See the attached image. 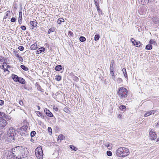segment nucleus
Listing matches in <instances>:
<instances>
[{
  "label": "nucleus",
  "mask_w": 159,
  "mask_h": 159,
  "mask_svg": "<svg viewBox=\"0 0 159 159\" xmlns=\"http://www.w3.org/2000/svg\"><path fill=\"white\" fill-rule=\"evenodd\" d=\"M129 154V149L125 147L119 148L116 152V155L119 157H125L128 156Z\"/></svg>",
  "instance_id": "nucleus-1"
},
{
  "label": "nucleus",
  "mask_w": 159,
  "mask_h": 159,
  "mask_svg": "<svg viewBox=\"0 0 159 159\" xmlns=\"http://www.w3.org/2000/svg\"><path fill=\"white\" fill-rule=\"evenodd\" d=\"M14 134H16V132L14 129L12 127L10 128L7 134H5L3 136V138L6 139L7 141L9 142L14 140Z\"/></svg>",
  "instance_id": "nucleus-2"
},
{
  "label": "nucleus",
  "mask_w": 159,
  "mask_h": 159,
  "mask_svg": "<svg viewBox=\"0 0 159 159\" xmlns=\"http://www.w3.org/2000/svg\"><path fill=\"white\" fill-rule=\"evenodd\" d=\"M23 148L22 147L16 146L11 149V152L16 159H21V152Z\"/></svg>",
  "instance_id": "nucleus-3"
},
{
  "label": "nucleus",
  "mask_w": 159,
  "mask_h": 159,
  "mask_svg": "<svg viewBox=\"0 0 159 159\" xmlns=\"http://www.w3.org/2000/svg\"><path fill=\"white\" fill-rule=\"evenodd\" d=\"M127 90L123 87L120 88L119 90L118 94L121 98H125L127 95Z\"/></svg>",
  "instance_id": "nucleus-4"
},
{
  "label": "nucleus",
  "mask_w": 159,
  "mask_h": 159,
  "mask_svg": "<svg viewBox=\"0 0 159 159\" xmlns=\"http://www.w3.org/2000/svg\"><path fill=\"white\" fill-rule=\"evenodd\" d=\"M35 153L37 158L39 159H42L43 158V151L42 148L38 147L35 150Z\"/></svg>",
  "instance_id": "nucleus-5"
},
{
  "label": "nucleus",
  "mask_w": 159,
  "mask_h": 159,
  "mask_svg": "<svg viewBox=\"0 0 159 159\" xmlns=\"http://www.w3.org/2000/svg\"><path fill=\"white\" fill-rule=\"evenodd\" d=\"M15 157L11 151H6L4 153L2 159H15Z\"/></svg>",
  "instance_id": "nucleus-6"
},
{
  "label": "nucleus",
  "mask_w": 159,
  "mask_h": 159,
  "mask_svg": "<svg viewBox=\"0 0 159 159\" xmlns=\"http://www.w3.org/2000/svg\"><path fill=\"white\" fill-rule=\"evenodd\" d=\"M28 153L29 152L27 149L23 148V149H22L21 152V157H22V158H24L25 157H27L28 155Z\"/></svg>",
  "instance_id": "nucleus-7"
},
{
  "label": "nucleus",
  "mask_w": 159,
  "mask_h": 159,
  "mask_svg": "<svg viewBox=\"0 0 159 159\" xmlns=\"http://www.w3.org/2000/svg\"><path fill=\"white\" fill-rule=\"evenodd\" d=\"M149 135L150 139L151 140H154L157 138L156 134L153 131H152V129L150 130Z\"/></svg>",
  "instance_id": "nucleus-8"
},
{
  "label": "nucleus",
  "mask_w": 159,
  "mask_h": 159,
  "mask_svg": "<svg viewBox=\"0 0 159 159\" xmlns=\"http://www.w3.org/2000/svg\"><path fill=\"white\" fill-rule=\"evenodd\" d=\"M7 124L6 121L3 118H1L0 120V129L3 128L7 125Z\"/></svg>",
  "instance_id": "nucleus-9"
},
{
  "label": "nucleus",
  "mask_w": 159,
  "mask_h": 159,
  "mask_svg": "<svg viewBox=\"0 0 159 159\" xmlns=\"http://www.w3.org/2000/svg\"><path fill=\"white\" fill-rule=\"evenodd\" d=\"M44 111L47 115L49 117H51L53 116L52 114L47 108H45Z\"/></svg>",
  "instance_id": "nucleus-10"
},
{
  "label": "nucleus",
  "mask_w": 159,
  "mask_h": 159,
  "mask_svg": "<svg viewBox=\"0 0 159 159\" xmlns=\"http://www.w3.org/2000/svg\"><path fill=\"white\" fill-rule=\"evenodd\" d=\"M30 24L32 29H33L34 27H36L37 25V22L35 21H30Z\"/></svg>",
  "instance_id": "nucleus-11"
},
{
  "label": "nucleus",
  "mask_w": 159,
  "mask_h": 159,
  "mask_svg": "<svg viewBox=\"0 0 159 159\" xmlns=\"http://www.w3.org/2000/svg\"><path fill=\"white\" fill-rule=\"evenodd\" d=\"M155 112V111L154 110H152L146 112V113H145L144 116L145 117H146L152 115V114H154Z\"/></svg>",
  "instance_id": "nucleus-12"
},
{
  "label": "nucleus",
  "mask_w": 159,
  "mask_h": 159,
  "mask_svg": "<svg viewBox=\"0 0 159 159\" xmlns=\"http://www.w3.org/2000/svg\"><path fill=\"white\" fill-rule=\"evenodd\" d=\"M19 133L22 136H26L27 135H28L27 131H19Z\"/></svg>",
  "instance_id": "nucleus-13"
},
{
  "label": "nucleus",
  "mask_w": 159,
  "mask_h": 159,
  "mask_svg": "<svg viewBox=\"0 0 159 159\" xmlns=\"http://www.w3.org/2000/svg\"><path fill=\"white\" fill-rule=\"evenodd\" d=\"M12 77L13 80L16 82H18L19 80V77L17 75H13L12 76Z\"/></svg>",
  "instance_id": "nucleus-14"
},
{
  "label": "nucleus",
  "mask_w": 159,
  "mask_h": 159,
  "mask_svg": "<svg viewBox=\"0 0 159 159\" xmlns=\"http://www.w3.org/2000/svg\"><path fill=\"white\" fill-rule=\"evenodd\" d=\"M1 117H4L7 120H10L11 119V118L8 115L6 114L3 112L2 113V114H1Z\"/></svg>",
  "instance_id": "nucleus-15"
},
{
  "label": "nucleus",
  "mask_w": 159,
  "mask_h": 159,
  "mask_svg": "<svg viewBox=\"0 0 159 159\" xmlns=\"http://www.w3.org/2000/svg\"><path fill=\"white\" fill-rule=\"evenodd\" d=\"M110 72L111 75L112 76V78L114 80L115 78V75H114V68H110Z\"/></svg>",
  "instance_id": "nucleus-16"
},
{
  "label": "nucleus",
  "mask_w": 159,
  "mask_h": 159,
  "mask_svg": "<svg viewBox=\"0 0 159 159\" xmlns=\"http://www.w3.org/2000/svg\"><path fill=\"white\" fill-rule=\"evenodd\" d=\"M45 50V49L44 48L41 47L37 50V54H39L40 53L42 52H44Z\"/></svg>",
  "instance_id": "nucleus-17"
},
{
  "label": "nucleus",
  "mask_w": 159,
  "mask_h": 159,
  "mask_svg": "<svg viewBox=\"0 0 159 159\" xmlns=\"http://www.w3.org/2000/svg\"><path fill=\"white\" fill-rule=\"evenodd\" d=\"M153 21L155 24L158 23L159 22V18L157 17H153L152 18Z\"/></svg>",
  "instance_id": "nucleus-18"
},
{
  "label": "nucleus",
  "mask_w": 159,
  "mask_h": 159,
  "mask_svg": "<svg viewBox=\"0 0 159 159\" xmlns=\"http://www.w3.org/2000/svg\"><path fill=\"white\" fill-rule=\"evenodd\" d=\"M28 127L27 126H23L20 128L19 131H27Z\"/></svg>",
  "instance_id": "nucleus-19"
},
{
  "label": "nucleus",
  "mask_w": 159,
  "mask_h": 159,
  "mask_svg": "<svg viewBox=\"0 0 159 159\" xmlns=\"http://www.w3.org/2000/svg\"><path fill=\"white\" fill-rule=\"evenodd\" d=\"M62 69V66L61 65H58L56 66L55 68V70L57 71H60Z\"/></svg>",
  "instance_id": "nucleus-20"
},
{
  "label": "nucleus",
  "mask_w": 159,
  "mask_h": 159,
  "mask_svg": "<svg viewBox=\"0 0 159 159\" xmlns=\"http://www.w3.org/2000/svg\"><path fill=\"white\" fill-rule=\"evenodd\" d=\"M36 113L37 115H38V116H39L40 117L43 119L44 118V117H45L44 116V115H43L41 113L40 111H36Z\"/></svg>",
  "instance_id": "nucleus-21"
},
{
  "label": "nucleus",
  "mask_w": 159,
  "mask_h": 159,
  "mask_svg": "<svg viewBox=\"0 0 159 159\" xmlns=\"http://www.w3.org/2000/svg\"><path fill=\"white\" fill-rule=\"evenodd\" d=\"M30 49L31 50H35L37 48V44H33L31 45Z\"/></svg>",
  "instance_id": "nucleus-22"
},
{
  "label": "nucleus",
  "mask_w": 159,
  "mask_h": 159,
  "mask_svg": "<svg viewBox=\"0 0 159 159\" xmlns=\"http://www.w3.org/2000/svg\"><path fill=\"white\" fill-rule=\"evenodd\" d=\"M18 82L22 84H25V80L21 77H20L19 79V80Z\"/></svg>",
  "instance_id": "nucleus-23"
},
{
  "label": "nucleus",
  "mask_w": 159,
  "mask_h": 159,
  "mask_svg": "<svg viewBox=\"0 0 159 159\" xmlns=\"http://www.w3.org/2000/svg\"><path fill=\"white\" fill-rule=\"evenodd\" d=\"M64 22V20L62 18H59L57 21V23L59 24H60L62 22Z\"/></svg>",
  "instance_id": "nucleus-24"
},
{
  "label": "nucleus",
  "mask_w": 159,
  "mask_h": 159,
  "mask_svg": "<svg viewBox=\"0 0 159 159\" xmlns=\"http://www.w3.org/2000/svg\"><path fill=\"white\" fill-rule=\"evenodd\" d=\"M139 2H141V3L143 4H145L148 3L149 2V0H138Z\"/></svg>",
  "instance_id": "nucleus-25"
},
{
  "label": "nucleus",
  "mask_w": 159,
  "mask_h": 159,
  "mask_svg": "<svg viewBox=\"0 0 159 159\" xmlns=\"http://www.w3.org/2000/svg\"><path fill=\"white\" fill-rule=\"evenodd\" d=\"M106 146L108 149L111 150L112 148V144L107 143L106 144Z\"/></svg>",
  "instance_id": "nucleus-26"
},
{
  "label": "nucleus",
  "mask_w": 159,
  "mask_h": 159,
  "mask_svg": "<svg viewBox=\"0 0 159 159\" xmlns=\"http://www.w3.org/2000/svg\"><path fill=\"white\" fill-rule=\"evenodd\" d=\"M119 108L120 109V110H121L122 111H125L126 109V107L124 105L120 106Z\"/></svg>",
  "instance_id": "nucleus-27"
},
{
  "label": "nucleus",
  "mask_w": 159,
  "mask_h": 159,
  "mask_svg": "<svg viewBox=\"0 0 159 159\" xmlns=\"http://www.w3.org/2000/svg\"><path fill=\"white\" fill-rule=\"evenodd\" d=\"M20 67L24 70L25 71H27L28 70V67H26L24 65H21L20 66Z\"/></svg>",
  "instance_id": "nucleus-28"
},
{
  "label": "nucleus",
  "mask_w": 159,
  "mask_h": 159,
  "mask_svg": "<svg viewBox=\"0 0 159 159\" xmlns=\"http://www.w3.org/2000/svg\"><path fill=\"white\" fill-rule=\"evenodd\" d=\"M145 48L147 50H151L152 48V46L151 44H148L146 45Z\"/></svg>",
  "instance_id": "nucleus-29"
},
{
  "label": "nucleus",
  "mask_w": 159,
  "mask_h": 159,
  "mask_svg": "<svg viewBox=\"0 0 159 159\" xmlns=\"http://www.w3.org/2000/svg\"><path fill=\"white\" fill-rule=\"evenodd\" d=\"M122 71L124 73L125 77L126 78L127 76L126 69L125 68H123Z\"/></svg>",
  "instance_id": "nucleus-30"
},
{
  "label": "nucleus",
  "mask_w": 159,
  "mask_h": 159,
  "mask_svg": "<svg viewBox=\"0 0 159 159\" xmlns=\"http://www.w3.org/2000/svg\"><path fill=\"white\" fill-rule=\"evenodd\" d=\"M61 76L60 75H56L55 77V80L57 81H60L61 79Z\"/></svg>",
  "instance_id": "nucleus-31"
},
{
  "label": "nucleus",
  "mask_w": 159,
  "mask_h": 159,
  "mask_svg": "<svg viewBox=\"0 0 159 159\" xmlns=\"http://www.w3.org/2000/svg\"><path fill=\"white\" fill-rule=\"evenodd\" d=\"M100 38V36L99 34H96L94 37V40L97 41L99 40Z\"/></svg>",
  "instance_id": "nucleus-32"
},
{
  "label": "nucleus",
  "mask_w": 159,
  "mask_h": 159,
  "mask_svg": "<svg viewBox=\"0 0 159 159\" xmlns=\"http://www.w3.org/2000/svg\"><path fill=\"white\" fill-rule=\"evenodd\" d=\"M80 40L81 42H84L86 40V38L83 36H81L80 38Z\"/></svg>",
  "instance_id": "nucleus-33"
},
{
  "label": "nucleus",
  "mask_w": 159,
  "mask_h": 159,
  "mask_svg": "<svg viewBox=\"0 0 159 159\" xmlns=\"http://www.w3.org/2000/svg\"><path fill=\"white\" fill-rule=\"evenodd\" d=\"M55 31V29L54 28H50L48 31V33L49 34L51 32H53Z\"/></svg>",
  "instance_id": "nucleus-34"
},
{
  "label": "nucleus",
  "mask_w": 159,
  "mask_h": 159,
  "mask_svg": "<svg viewBox=\"0 0 159 159\" xmlns=\"http://www.w3.org/2000/svg\"><path fill=\"white\" fill-rule=\"evenodd\" d=\"M114 64V61L113 60H112L111 61V63L110 64V68H114L113 67V65Z\"/></svg>",
  "instance_id": "nucleus-35"
},
{
  "label": "nucleus",
  "mask_w": 159,
  "mask_h": 159,
  "mask_svg": "<svg viewBox=\"0 0 159 159\" xmlns=\"http://www.w3.org/2000/svg\"><path fill=\"white\" fill-rule=\"evenodd\" d=\"M135 43H136L135 44H134V45L135 46H136V47H140V42H137L136 41V42H135Z\"/></svg>",
  "instance_id": "nucleus-36"
},
{
  "label": "nucleus",
  "mask_w": 159,
  "mask_h": 159,
  "mask_svg": "<svg viewBox=\"0 0 159 159\" xmlns=\"http://www.w3.org/2000/svg\"><path fill=\"white\" fill-rule=\"evenodd\" d=\"M36 134V132L35 131H32L30 133V136L31 137H33L35 136Z\"/></svg>",
  "instance_id": "nucleus-37"
},
{
  "label": "nucleus",
  "mask_w": 159,
  "mask_h": 159,
  "mask_svg": "<svg viewBox=\"0 0 159 159\" xmlns=\"http://www.w3.org/2000/svg\"><path fill=\"white\" fill-rule=\"evenodd\" d=\"M5 61V59L4 57L2 56H0V62H2Z\"/></svg>",
  "instance_id": "nucleus-38"
},
{
  "label": "nucleus",
  "mask_w": 159,
  "mask_h": 159,
  "mask_svg": "<svg viewBox=\"0 0 159 159\" xmlns=\"http://www.w3.org/2000/svg\"><path fill=\"white\" fill-rule=\"evenodd\" d=\"M70 148L72 150H74V151H76L77 150V148L73 145H70Z\"/></svg>",
  "instance_id": "nucleus-39"
},
{
  "label": "nucleus",
  "mask_w": 159,
  "mask_h": 159,
  "mask_svg": "<svg viewBox=\"0 0 159 159\" xmlns=\"http://www.w3.org/2000/svg\"><path fill=\"white\" fill-rule=\"evenodd\" d=\"M64 111L66 112L67 113H69L70 112V110H69V109L66 107H65L63 109Z\"/></svg>",
  "instance_id": "nucleus-40"
},
{
  "label": "nucleus",
  "mask_w": 159,
  "mask_h": 159,
  "mask_svg": "<svg viewBox=\"0 0 159 159\" xmlns=\"http://www.w3.org/2000/svg\"><path fill=\"white\" fill-rule=\"evenodd\" d=\"M149 43L151 44H154V45H155L156 43V42L152 39H151L149 41Z\"/></svg>",
  "instance_id": "nucleus-41"
},
{
  "label": "nucleus",
  "mask_w": 159,
  "mask_h": 159,
  "mask_svg": "<svg viewBox=\"0 0 159 159\" xmlns=\"http://www.w3.org/2000/svg\"><path fill=\"white\" fill-rule=\"evenodd\" d=\"M94 3L95 5L96 6V7H99L98 4V0H94Z\"/></svg>",
  "instance_id": "nucleus-42"
},
{
  "label": "nucleus",
  "mask_w": 159,
  "mask_h": 159,
  "mask_svg": "<svg viewBox=\"0 0 159 159\" xmlns=\"http://www.w3.org/2000/svg\"><path fill=\"white\" fill-rule=\"evenodd\" d=\"M107 154L109 156H111L112 155L111 152L110 151H108L107 152Z\"/></svg>",
  "instance_id": "nucleus-43"
},
{
  "label": "nucleus",
  "mask_w": 159,
  "mask_h": 159,
  "mask_svg": "<svg viewBox=\"0 0 159 159\" xmlns=\"http://www.w3.org/2000/svg\"><path fill=\"white\" fill-rule=\"evenodd\" d=\"M18 49L20 51H22L24 50V48L22 46H20L18 47Z\"/></svg>",
  "instance_id": "nucleus-44"
},
{
  "label": "nucleus",
  "mask_w": 159,
  "mask_h": 159,
  "mask_svg": "<svg viewBox=\"0 0 159 159\" xmlns=\"http://www.w3.org/2000/svg\"><path fill=\"white\" fill-rule=\"evenodd\" d=\"M64 138V136L62 134L60 135L58 137V139L61 140H63Z\"/></svg>",
  "instance_id": "nucleus-45"
},
{
  "label": "nucleus",
  "mask_w": 159,
  "mask_h": 159,
  "mask_svg": "<svg viewBox=\"0 0 159 159\" xmlns=\"http://www.w3.org/2000/svg\"><path fill=\"white\" fill-rule=\"evenodd\" d=\"M117 81L118 83H120L122 82V80L120 78H118L117 79Z\"/></svg>",
  "instance_id": "nucleus-46"
},
{
  "label": "nucleus",
  "mask_w": 159,
  "mask_h": 159,
  "mask_svg": "<svg viewBox=\"0 0 159 159\" xmlns=\"http://www.w3.org/2000/svg\"><path fill=\"white\" fill-rule=\"evenodd\" d=\"M16 20V19L14 17H12L11 20V21L12 22H15Z\"/></svg>",
  "instance_id": "nucleus-47"
},
{
  "label": "nucleus",
  "mask_w": 159,
  "mask_h": 159,
  "mask_svg": "<svg viewBox=\"0 0 159 159\" xmlns=\"http://www.w3.org/2000/svg\"><path fill=\"white\" fill-rule=\"evenodd\" d=\"M20 28L23 30H26V27L25 26H21Z\"/></svg>",
  "instance_id": "nucleus-48"
},
{
  "label": "nucleus",
  "mask_w": 159,
  "mask_h": 159,
  "mask_svg": "<svg viewBox=\"0 0 159 159\" xmlns=\"http://www.w3.org/2000/svg\"><path fill=\"white\" fill-rule=\"evenodd\" d=\"M10 13V11H7L6 13V15L5 16L6 18H7L8 16V14Z\"/></svg>",
  "instance_id": "nucleus-49"
},
{
  "label": "nucleus",
  "mask_w": 159,
  "mask_h": 159,
  "mask_svg": "<svg viewBox=\"0 0 159 159\" xmlns=\"http://www.w3.org/2000/svg\"><path fill=\"white\" fill-rule=\"evenodd\" d=\"M97 9L98 11L99 12V13H102V11L101 10V9L99 8V7H97Z\"/></svg>",
  "instance_id": "nucleus-50"
},
{
  "label": "nucleus",
  "mask_w": 159,
  "mask_h": 159,
  "mask_svg": "<svg viewBox=\"0 0 159 159\" xmlns=\"http://www.w3.org/2000/svg\"><path fill=\"white\" fill-rule=\"evenodd\" d=\"M48 129L49 132H51L52 133V129L50 127H48Z\"/></svg>",
  "instance_id": "nucleus-51"
},
{
  "label": "nucleus",
  "mask_w": 159,
  "mask_h": 159,
  "mask_svg": "<svg viewBox=\"0 0 159 159\" xmlns=\"http://www.w3.org/2000/svg\"><path fill=\"white\" fill-rule=\"evenodd\" d=\"M4 101L2 100H0V105H2L4 104Z\"/></svg>",
  "instance_id": "nucleus-52"
},
{
  "label": "nucleus",
  "mask_w": 159,
  "mask_h": 159,
  "mask_svg": "<svg viewBox=\"0 0 159 159\" xmlns=\"http://www.w3.org/2000/svg\"><path fill=\"white\" fill-rule=\"evenodd\" d=\"M17 53V51H16V52H15V56L17 57H18V58H19V57H20L19 56V55Z\"/></svg>",
  "instance_id": "nucleus-53"
},
{
  "label": "nucleus",
  "mask_w": 159,
  "mask_h": 159,
  "mask_svg": "<svg viewBox=\"0 0 159 159\" xmlns=\"http://www.w3.org/2000/svg\"><path fill=\"white\" fill-rule=\"evenodd\" d=\"M19 60L20 61L22 62L23 61V59L22 57H21V56H20L19 57Z\"/></svg>",
  "instance_id": "nucleus-54"
},
{
  "label": "nucleus",
  "mask_w": 159,
  "mask_h": 159,
  "mask_svg": "<svg viewBox=\"0 0 159 159\" xmlns=\"http://www.w3.org/2000/svg\"><path fill=\"white\" fill-rule=\"evenodd\" d=\"M155 127L157 128L158 127H159V121H158V123L157 124H155Z\"/></svg>",
  "instance_id": "nucleus-55"
},
{
  "label": "nucleus",
  "mask_w": 159,
  "mask_h": 159,
  "mask_svg": "<svg viewBox=\"0 0 159 159\" xmlns=\"http://www.w3.org/2000/svg\"><path fill=\"white\" fill-rule=\"evenodd\" d=\"M4 72L7 71V74H9V72H10L8 70V69H4Z\"/></svg>",
  "instance_id": "nucleus-56"
},
{
  "label": "nucleus",
  "mask_w": 159,
  "mask_h": 159,
  "mask_svg": "<svg viewBox=\"0 0 159 159\" xmlns=\"http://www.w3.org/2000/svg\"><path fill=\"white\" fill-rule=\"evenodd\" d=\"M22 12H19V16H20L19 18H20V20H21L22 19Z\"/></svg>",
  "instance_id": "nucleus-57"
},
{
  "label": "nucleus",
  "mask_w": 159,
  "mask_h": 159,
  "mask_svg": "<svg viewBox=\"0 0 159 159\" xmlns=\"http://www.w3.org/2000/svg\"><path fill=\"white\" fill-rule=\"evenodd\" d=\"M73 34V33L72 32H71V31H69L68 32V34L69 35H70V36H71Z\"/></svg>",
  "instance_id": "nucleus-58"
},
{
  "label": "nucleus",
  "mask_w": 159,
  "mask_h": 159,
  "mask_svg": "<svg viewBox=\"0 0 159 159\" xmlns=\"http://www.w3.org/2000/svg\"><path fill=\"white\" fill-rule=\"evenodd\" d=\"M37 88L38 90H40L41 89V88L39 85H38L37 86Z\"/></svg>",
  "instance_id": "nucleus-59"
},
{
  "label": "nucleus",
  "mask_w": 159,
  "mask_h": 159,
  "mask_svg": "<svg viewBox=\"0 0 159 159\" xmlns=\"http://www.w3.org/2000/svg\"><path fill=\"white\" fill-rule=\"evenodd\" d=\"M19 103L20 105H22L23 104V102L22 101L20 100L19 102Z\"/></svg>",
  "instance_id": "nucleus-60"
},
{
  "label": "nucleus",
  "mask_w": 159,
  "mask_h": 159,
  "mask_svg": "<svg viewBox=\"0 0 159 159\" xmlns=\"http://www.w3.org/2000/svg\"><path fill=\"white\" fill-rule=\"evenodd\" d=\"M134 41L135 42H136V40L134 39L133 38H132L131 39V41L132 42V41Z\"/></svg>",
  "instance_id": "nucleus-61"
},
{
  "label": "nucleus",
  "mask_w": 159,
  "mask_h": 159,
  "mask_svg": "<svg viewBox=\"0 0 159 159\" xmlns=\"http://www.w3.org/2000/svg\"><path fill=\"white\" fill-rule=\"evenodd\" d=\"M3 66H5L7 65V63L5 62H4L3 63Z\"/></svg>",
  "instance_id": "nucleus-62"
},
{
  "label": "nucleus",
  "mask_w": 159,
  "mask_h": 159,
  "mask_svg": "<svg viewBox=\"0 0 159 159\" xmlns=\"http://www.w3.org/2000/svg\"><path fill=\"white\" fill-rule=\"evenodd\" d=\"M131 42H132V43H133V44L134 45V44H135V42H134V41H132Z\"/></svg>",
  "instance_id": "nucleus-63"
},
{
  "label": "nucleus",
  "mask_w": 159,
  "mask_h": 159,
  "mask_svg": "<svg viewBox=\"0 0 159 159\" xmlns=\"http://www.w3.org/2000/svg\"><path fill=\"white\" fill-rule=\"evenodd\" d=\"M118 117H119L120 118V117H121V114H119L118 115Z\"/></svg>",
  "instance_id": "nucleus-64"
}]
</instances>
